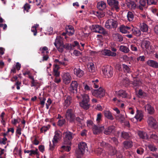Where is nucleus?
I'll return each mask as SVG.
<instances>
[{"label":"nucleus","instance_id":"1","mask_svg":"<svg viewBox=\"0 0 158 158\" xmlns=\"http://www.w3.org/2000/svg\"><path fill=\"white\" fill-rule=\"evenodd\" d=\"M61 136L62 133L60 131H57L55 132V135L52 140V145L51 144V142H50V150L52 151L54 150L56 144L58 143V140L61 139Z\"/></svg>","mask_w":158,"mask_h":158},{"label":"nucleus","instance_id":"2","mask_svg":"<svg viewBox=\"0 0 158 158\" xmlns=\"http://www.w3.org/2000/svg\"><path fill=\"white\" fill-rule=\"evenodd\" d=\"M82 100L80 102V105L81 107L85 110H88L90 107V104L89 103V96L87 94H82Z\"/></svg>","mask_w":158,"mask_h":158},{"label":"nucleus","instance_id":"3","mask_svg":"<svg viewBox=\"0 0 158 158\" xmlns=\"http://www.w3.org/2000/svg\"><path fill=\"white\" fill-rule=\"evenodd\" d=\"M65 116L67 121L70 123H75V115L73 109H68L66 110Z\"/></svg>","mask_w":158,"mask_h":158},{"label":"nucleus","instance_id":"4","mask_svg":"<svg viewBox=\"0 0 158 158\" xmlns=\"http://www.w3.org/2000/svg\"><path fill=\"white\" fill-rule=\"evenodd\" d=\"M75 134L70 131H66L64 134V143L65 144L70 145Z\"/></svg>","mask_w":158,"mask_h":158},{"label":"nucleus","instance_id":"5","mask_svg":"<svg viewBox=\"0 0 158 158\" xmlns=\"http://www.w3.org/2000/svg\"><path fill=\"white\" fill-rule=\"evenodd\" d=\"M102 71L106 77L109 78L112 76L113 69L110 66L108 65L106 66H103L102 68Z\"/></svg>","mask_w":158,"mask_h":158},{"label":"nucleus","instance_id":"6","mask_svg":"<svg viewBox=\"0 0 158 158\" xmlns=\"http://www.w3.org/2000/svg\"><path fill=\"white\" fill-rule=\"evenodd\" d=\"M63 39L60 36H57L55 40L54 45L58 51L61 53L63 52L62 46L63 45Z\"/></svg>","mask_w":158,"mask_h":158},{"label":"nucleus","instance_id":"7","mask_svg":"<svg viewBox=\"0 0 158 158\" xmlns=\"http://www.w3.org/2000/svg\"><path fill=\"white\" fill-rule=\"evenodd\" d=\"M91 29L93 31L99 33L104 35L107 34V32L101 26L97 24L93 25L91 27Z\"/></svg>","mask_w":158,"mask_h":158},{"label":"nucleus","instance_id":"8","mask_svg":"<svg viewBox=\"0 0 158 158\" xmlns=\"http://www.w3.org/2000/svg\"><path fill=\"white\" fill-rule=\"evenodd\" d=\"M68 61V60L67 59L64 57L61 60H60L59 59H56L54 60V62L56 64L54 65V69H56V70H58L59 69V66L61 65H63L64 66H65L68 65L67 62Z\"/></svg>","mask_w":158,"mask_h":158},{"label":"nucleus","instance_id":"9","mask_svg":"<svg viewBox=\"0 0 158 158\" xmlns=\"http://www.w3.org/2000/svg\"><path fill=\"white\" fill-rule=\"evenodd\" d=\"M91 92L93 96L99 98H101L104 97L105 94V90L101 87H100L98 89H93Z\"/></svg>","mask_w":158,"mask_h":158},{"label":"nucleus","instance_id":"10","mask_svg":"<svg viewBox=\"0 0 158 158\" xmlns=\"http://www.w3.org/2000/svg\"><path fill=\"white\" fill-rule=\"evenodd\" d=\"M78 149L76 151L77 155H82L84 153L85 150L87 148L86 144L84 142H80L78 145Z\"/></svg>","mask_w":158,"mask_h":158},{"label":"nucleus","instance_id":"11","mask_svg":"<svg viewBox=\"0 0 158 158\" xmlns=\"http://www.w3.org/2000/svg\"><path fill=\"white\" fill-rule=\"evenodd\" d=\"M117 22L113 19H110L106 22L105 27L107 29L116 28L117 26Z\"/></svg>","mask_w":158,"mask_h":158},{"label":"nucleus","instance_id":"12","mask_svg":"<svg viewBox=\"0 0 158 158\" xmlns=\"http://www.w3.org/2000/svg\"><path fill=\"white\" fill-rule=\"evenodd\" d=\"M108 4L111 6L113 9H115L117 11L119 9L118 2L116 0H107Z\"/></svg>","mask_w":158,"mask_h":158},{"label":"nucleus","instance_id":"13","mask_svg":"<svg viewBox=\"0 0 158 158\" xmlns=\"http://www.w3.org/2000/svg\"><path fill=\"white\" fill-rule=\"evenodd\" d=\"M78 83L76 81H72L69 88V91L73 93H77V91Z\"/></svg>","mask_w":158,"mask_h":158},{"label":"nucleus","instance_id":"14","mask_svg":"<svg viewBox=\"0 0 158 158\" xmlns=\"http://www.w3.org/2000/svg\"><path fill=\"white\" fill-rule=\"evenodd\" d=\"M71 77L69 73H65L62 76V80L63 82L65 84H69L71 81Z\"/></svg>","mask_w":158,"mask_h":158},{"label":"nucleus","instance_id":"15","mask_svg":"<svg viewBox=\"0 0 158 158\" xmlns=\"http://www.w3.org/2000/svg\"><path fill=\"white\" fill-rule=\"evenodd\" d=\"M104 129V126H97L94 125L93 127V132L94 134H99L101 133Z\"/></svg>","mask_w":158,"mask_h":158},{"label":"nucleus","instance_id":"16","mask_svg":"<svg viewBox=\"0 0 158 158\" xmlns=\"http://www.w3.org/2000/svg\"><path fill=\"white\" fill-rule=\"evenodd\" d=\"M101 53L102 55L109 56L114 57L116 55V53L115 52H112L111 50L106 49L102 50Z\"/></svg>","mask_w":158,"mask_h":158},{"label":"nucleus","instance_id":"17","mask_svg":"<svg viewBox=\"0 0 158 158\" xmlns=\"http://www.w3.org/2000/svg\"><path fill=\"white\" fill-rule=\"evenodd\" d=\"M147 123L149 126L151 127L154 128L156 127V120L152 116L148 117L147 120Z\"/></svg>","mask_w":158,"mask_h":158},{"label":"nucleus","instance_id":"18","mask_svg":"<svg viewBox=\"0 0 158 158\" xmlns=\"http://www.w3.org/2000/svg\"><path fill=\"white\" fill-rule=\"evenodd\" d=\"M116 95L119 98H126L127 97V94L124 90L121 89L115 92Z\"/></svg>","mask_w":158,"mask_h":158},{"label":"nucleus","instance_id":"19","mask_svg":"<svg viewBox=\"0 0 158 158\" xmlns=\"http://www.w3.org/2000/svg\"><path fill=\"white\" fill-rule=\"evenodd\" d=\"M115 131V127L114 126H110L106 128L103 133L106 135H109L114 133Z\"/></svg>","mask_w":158,"mask_h":158},{"label":"nucleus","instance_id":"20","mask_svg":"<svg viewBox=\"0 0 158 158\" xmlns=\"http://www.w3.org/2000/svg\"><path fill=\"white\" fill-rule=\"evenodd\" d=\"M121 136L122 138L125 139H131L132 135L130 132L123 131L121 132Z\"/></svg>","mask_w":158,"mask_h":158},{"label":"nucleus","instance_id":"21","mask_svg":"<svg viewBox=\"0 0 158 158\" xmlns=\"http://www.w3.org/2000/svg\"><path fill=\"white\" fill-rule=\"evenodd\" d=\"M73 72L74 74L79 77H81L84 74V71L79 68H75L73 69Z\"/></svg>","mask_w":158,"mask_h":158},{"label":"nucleus","instance_id":"22","mask_svg":"<svg viewBox=\"0 0 158 158\" xmlns=\"http://www.w3.org/2000/svg\"><path fill=\"white\" fill-rule=\"evenodd\" d=\"M120 31L123 33H129L131 31V28L128 26L121 25L119 28Z\"/></svg>","mask_w":158,"mask_h":158},{"label":"nucleus","instance_id":"23","mask_svg":"<svg viewBox=\"0 0 158 158\" xmlns=\"http://www.w3.org/2000/svg\"><path fill=\"white\" fill-rule=\"evenodd\" d=\"M147 64L152 67L158 68V62L152 60H149L147 62Z\"/></svg>","mask_w":158,"mask_h":158},{"label":"nucleus","instance_id":"24","mask_svg":"<svg viewBox=\"0 0 158 158\" xmlns=\"http://www.w3.org/2000/svg\"><path fill=\"white\" fill-rule=\"evenodd\" d=\"M64 105L66 107L69 106L71 103L72 98L69 95H65L64 97Z\"/></svg>","mask_w":158,"mask_h":158},{"label":"nucleus","instance_id":"25","mask_svg":"<svg viewBox=\"0 0 158 158\" xmlns=\"http://www.w3.org/2000/svg\"><path fill=\"white\" fill-rule=\"evenodd\" d=\"M149 135L150 136V139H152L155 143H158V135L155 132H150Z\"/></svg>","mask_w":158,"mask_h":158},{"label":"nucleus","instance_id":"26","mask_svg":"<svg viewBox=\"0 0 158 158\" xmlns=\"http://www.w3.org/2000/svg\"><path fill=\"white\" fill-rule=\"evenodd\" d=\"M141 45L143 49H148L150 47V43L147 40H144L141 43Z\"/></svg>","mask_w":158,"mask_h":158},{"label":"nucleus","instance_id":"27","mask_svg":"<svg viewBox=\"0 0 158 158\" xmlns=\"http://www.w3.org/2000/svg\"><path fill=\"white\" fill-rule=\"evenodd\" d=\"M123 147L126 149L131 148L133 146V142L131 141H125L123 143Z\"/></svg>","mask_w":158,"mask_h":158},{"label":"nucleus","instance_id":"28","mask_svg":"<svg viewBox=\"0 0 158 158\" xmlns=\"http://www.w3.org/2000/svg\"><path fill=\"white\" fill-rule=\"evenodd\" d=\"M94 14L98 18H102L105 15V10H99V11L95 12Z\"/></svg>","mask_w":158,"mask_h":158},{"label":"nucleus","instance_id":"29","mask_svg":"<svg viewBox=\"0 0 158 158\" xmlns=\"http://www.w3.org/2000/svg\"><path fill=\"white\" fill-rule=\"evenodd\" d=\"M136 112V114L135 116V118L137 120H139V121H141L143 117V113L141 111L139 110H137Z\"/></svg>","mask_w":158,"mask_h":158},{"label":"nucleus","instance_id":"30","mask_svg":"<svg viewBox=\"0 0 158 158\" xmlns=\"http://www.w3.org/2000/svg\"><path fill=\"white\" fill-rule=\"evenodd\" d=\"M97 7L99 10H105L106 7V3L102 1L98 2L97 3Z\"/></svg>","mask_w":158,"mask_h":158},{"label":"nucleus","instance_id":"31","mask_svg":"<svg viewBox=\"0 0 158 158\" xmlns=\"http://www.w3.org/2000/svg\"><path fill=\"white\" fill-rule=\"evenodd\" d=\"M103 149L101 148H95L94 150V153L95 154L98 156H102V157L104 156V155L103 154Z\"/></svg>","mask_w":158,"mask_h":158},{"label":"nucleus","instance_id":"32","mask_svg":"<svg viewBox=\"0 0 158 158\" xmlns=\"http://www.w3.org/2000/svg\"><path fill=\"white\" fill-rule=\"evenodd\" d=\"M145 109L150 114H152L154 112V110L153 107L149 104H147L145 106Z\"/></svg>","mask_w":158,"mask_h":158},{"label":"nucleus","instance_id":"33","mask_svg":"<svg viewBox=\"0 0 158 158\" xmlns=\"http://www.w3.org/2000/svg\"><path fill=\"white\" fill-rule=\"evenodd\" d=\"M138 135L140 138L143 139H147L148 138L147 134L143 131H138Z\"/></svg>","mask_w":158,"mask_h":158},{"label":"nucleus","instance_id":"34","mask_svg":"<svg viewBox=\"0 0 158 158\" xmlns=\"http://www.w3.org/2000/svg\"><path fill=\"white\" fill-rule=\"evenodd\" d=\"M105 116L107 118L111 120L114 119V118L111 112L108 110H106L104 111V113Z\"/></svg>","mask_w":158,"mask_h":158},{"label":"nucleus","instance_id":"35","mask_svg":"<svg viewBox=\"0 0 158 158\" xmlns=\"http://www.w3.org/2000/svg\"><path fill=\"white\" fill-rule=\"evenodd\" d=\"M140 28L142 31L143 32H147L148 30V26L144 23H142L140 24Z\"/></svg>","mask_w":158,"mask_h":158},{"label":"nucleus","instance_id":"36","mask_svg":"<svg viewBox=\"0 0 158 158\" xmlns=\"http://www.w3.org/2000/svg\"><path fill=\"white\" fill-rule=\"evenodd\" d=\"M133 35L136 36H139L141 34V31L137 28H132L131 29Z\"/></svg>","mask_w":158,"mask_h":158},{"label":"nucleus","instance_id":"37","mask_svg":"<svg viewBox=\"0 0 158 158\" xmlns=\"http://www.w3.org/2000/svg\"><path fill=\"white\" fill-rule=\"evenodd\" d=\"M127 17L128 20L129 22L132 21L134 19V15L133 12L129 11L127 12Z\"/></svg>","mask_w":158,"mask_h":158},{"label":"nucleus","instance_id":"38","mask_svg":"<svg viewBox=\"0 0 158 158\" xmlns=\"http://www.w3.org/2000/svg\"><path fill=\"white\" fill-rule=\"evenodd\" d=\"M108 148L110 149L109 153L110 155L111 156H113L116 154L117 152H118L116 150L115 148H114L110 145V147Z\"/></svg>","mask_w":158,"mask_h":158},{"label":"nucleus","instance_id":"39","mask_svg":"<svg viewBox=\"0 0 158 158\" xmlns=\"http://www.w3.org/2000/svg\"><path fill=\"white\" fill-rule=\"evenodd\" d=\"M147 147L151 151L154 152H156L157 150V148H156L154 144H149L147 145Z\"/></svg>","mask_w":158,"mask_h":158},{"label":"nucleus","instance_id":"40","mask_svg":"<svg viewBox=\"0 0 158 158\" xmlns=\"http://www.w3.org/2000/svg\"><path fill=\"white\" fill-rule=\"evenodd\" d=\"M119 49L120 51L126 53H127L129 51V49L127 47L123 45L120 46Z\"/></svg>","mask_w":158,"mask_h":158},{"label":"nucleus","instance_id":"41","mask_svg":"<svg viewBox=\"0 0 158 158\" xmlns=\"http://www.w3.org/2000/svg\"><path fill=\"white\" fill-rule=\"evenodd\" d=\"M138 95L139 97L141 98L145 97L147 95L146 93L143 91L141 89H139Z\"/></svg>","mask_w":158,"mask_h":158},{"label":"nucleus","instance_id":"42","mask_svg":"<svg viewBox=\"0 0 158 158\" xmlns=\"http://www.w3.org/2000/svg\"><path fill=\"white\" fill-rule=\"evenodd\" d=\"M98 144L100 146L108 148L110 146V145L109 143L103 141L99 142L98 143Z\"/></svg>","mask_w":158,"mask_h":158},{"label":"nucleus","instance_id":"43","mask_svg":"<svg viewBox=\"0 0 158 158\" xmlns=\"http://www.w3.org/2000/svg\"><path fill=\"white\" fill-rule=\"evenodd\" d=\"M62 48L63 52L64 51V48H65L66 50H71L72 49V45L68 43L65 44H63L62 46Z\"/></svg>","mask_w":158,"mask_h":158},{"label":"nucleus","instance_id":"44","mask_svg":"<svg viewBox=\"0 0 158 158\" xmlns=\"http://www.w3.org/2000/svg\"><path fill=\"white\" fill-rule=\"evenodd\" d=\"M65 123L66 120L64 118L60 119L57 122V125L59 127H61L65 124Z\"/></svg>","mask_w":158,"mask_h":158},{"label":"nucleus","instance_id":"45","mask_svg":"<svg viewBox=\"0 0 158 158\" xmlns=\"http://www.w3.org/2000/svg\"><path fill=\"white\" fill-rule=\"evenodd\" d=\"M122 66L123 70L126 73H128L130 71V69L128 66L124 64H122Z\"/></svg>","mask_w":158,"mask_h":158},{"label":"nucleus","instance_id":"46","mask_svg":"<svg viewBox=\"0 0 158 158\" xmlns=\"http://www.w3.org/2000/svg\"><path fill=\"white\" fill-rule=\"evenodd\" d=\"M116 40L118 41L121 42L123 40V37L121 35L118 33L115 34Z\"/></svg>","mask_w":158,"mask_h":158},{"label":"nucleus","instance_id":"47","mask_svg":"<svg viewBox=\"0 0 158 158\" xmlns=\"http://www.w3.org/2000/svg\"><path fill=\"white\" fill-rule=\"evenodd\" d=\"M38 151V150L37 149H36L35 150H30V153L29 154V155L31 156H32L33 155H39Z\"/></svg>","mask_w":158,"mask_h":158},{"label":"nucleus","instance_id":"48","mask_svg":"<svg viewBox=\"0 0 158 158\" xmlns=\"http://www.w3.org/2000/svg\"><path fill=\"white\" fill-rule=\"evenodd\" d=\"M7 139L6 137H3V138H0V145H5L6 143V141L7 140Z\"/></svg>","mask_w":158,"mask_h":158},{"label":"nucleus","instance_id":"49","mask_svg":"<svg viewBox=\"0 0 158 158\" xmlns=\"http://www.w3.org/2000/svg\"><path fill=\"white\" fill-rule=\"evenodd\" d=\"M141 82L139 80H134L132 84L134 87H137L139 86Z\"/></svg>","mask_w":158,"mask_h":158},{"label":"nucleus","instance_id":"50","mask_svg":"<svg viewBox=\"0 0 158 158\" xmlns=\"http://www.w3.org/2000/svg\"><path fill=\"white\" fill-rule=\"evenodd\" d=\"M144 152V149L141 147H139L136 149V152L139 155H142Z\"/></svg>","mask_w":158,"mask_h":158},{"label":"nucleus","instance_id":"51","mask_svg":"<svg viewBox=\"0 0 158 158\" xmlns=\"http://www.w3.org/2000/svg\"><path fill=\"white\" fill-rule=\"evenodd\" d=\"M24 10H26L27 12H28V10L31 8L30 5L27 3H26L23 7Z\"/></svg>","mask_w":158,"mask_h":158},{"label":"nucleus","instance_id":"52","mask_svg":"<svg viewBox=\"0 0 158 158\" xmlns=\"http://www.w3.org/2000/svg\"><path fill=\"white\" fill-rule=\"evenodd\" d=\"M129 6L130 7H131L133 9H135L137 6V5L134 2L132 1L130 2Z\"/></svg>","mask_w":158,"mask_h":158},{"label":"nucleus","instance_id":"53","mask_svg":"<svg viewBox=\"0 0 158 158\" xmlns=\"http://www.w3.org/2000/svg\"><path fill=\"white\" fill-rule=\"evenodd\" d=\"M40 50L41 52V53L43 54L44 53L45 51H46L47 53H48V48L46 46H44L43 47L40 48Z\"/></svg>","mask_w":158,"mask_h":158},{"label":"nucleus","instance_id":"54","mask_svg":"<svg viewBox=\"0 0 158 158\" xmlns=\"http://www.w3.org/2000/svg\"><path fill=\"white\" fill-rule=\"evenodd\" d=\"M50 127V125H48V126H44L41 128L40 131L41 132H46L49 129Z\"/></svg>","mask_w":158,"mask_h":158},{"label":"nucleus","instance_id":"55","mask_svg":"<svg viewBox=\"0 0 158 158\" xmlns=\"http://www.w3.org/2000/svg\"><path fill=\"white\" fill-rule=\"evenodd\" d=\"M72 48L75 47H77V48L79 49H80V47L78 42L77 41H75L73 42V44L72 45Z\"/></svg>","mask_w":158,"mask_h":158},{"label":"nucleus","instance_id":"56","mask_svg":"<svg viewBox=\"0 0 158 158\" xmlns=\"http://www.w3.org/2000/svg\"><path fill=\"white\" fill-rule=\"evenodd\" d=\"M61 148L63 149L65 151H66L67 152L69 151L71 149V148L70 146H63L61 147Z\"/></svg>","mask_w":158,"mask_h":158},{"label":"nucleus","instance_id":"57","mask_svg":"<svg viewBox=\"0 0 158 158\" xmlns=\"http://www.w3.org/2000/svg\"><path fill=\"white\" fill-rule=\"evenodd\" d=\"M122 83L123 85H128V79L127 78L123 79L122 81Z\"/></svg>","mask_w":158,"mask_h":158},{"label":"nucleus","instance_id":"58","mask_svg":"<svg viewBox=\"0 0 158 158\" xmlns=\"http://www.w3.org/2000/svg\"><path fill=\"white\" fill-rule=\"evenodd\" d=\"M53 75L56 77H59L60 76V73L58 71V70L53 69Z\"/></svg>","mask_w":158,"mask_h":158},{"label":"nucleus","instance_id":"59","mask_svg":"<svg viewBox=\"0 0 158 158\" xmlns=\"http://www.w3.org/2000/svg\"><path fill=\"white\" fill-rule=\"evenodd\" d=\"M147 2L148 0H139V2L140 5L142 6H144Z\"/></svg>","mask_w":158,"mask_h":158},{"label":"nucleus","instance_id":"60","mask_svg":"<svg viewBox=\"0 0 158 158\" xmlns=\"http://www.w3.org/2000/svg\"><path fill=\"white\" fill-rule=\"evenodd\" d=\"M131 49L132 51H137V48L136 46L134 44H131L130 46Z\"/></svg>","mask_w":158,"mask_h":158},{"label":"nucleus","instance_id":"61","mask_svg":"<svg viewBox=\"0 0 158 158\" xmlns=\"http://www.w3.org/2000/svg\"><path fill=\"white\" fill-rule=\"evenodd\" d=\"M145 57L144 56H140L138 57L137 58V61L140 60L141 61H145Z\"/></svg>","mask_w":158,"mask_h":158},{"label":"nucleus","instance_id":"62","mask_svg":"<svg viewBox=\"0 0 158 158\" xmlns=\"http://www.w3.org/2000/svg\"><path fill=\"white\" fill-rule=\"evenodd\" d=\"M101 117L102 115L101 114H97L96 120L98 123H99L100 122L101 120Z\"/></svg>","mask_w":158,"mask_h":158},{"label":"nucleus","instance_id":"63","mask_svg":"<svg viewBox=\"0 0 158 158\" xmlns=\"http://www.w3.org/2000/svg\"><path fill=\"white\" fill-rule=\"evenodd\" d=\"M66 31L68 33V34L69 36H71L73 35L74 33V30H67Z\"/></svg>","mask_w":158,"mask_h":158},{"label":"nucleus","instance_id":"64","mask_svg":"<svg viewBox=\"0 0 158 158\" xmlns=\"http://www.w3.org/2000/svg\"><path fill=\"white\" fill-rule=\"evenodd\" d=\"M89 69H90V70H89V71H90L91 72H94V65L93 63H92L89 66Z\"/></svg>","mask_w":158,"mask_h":158}]
</instances>
